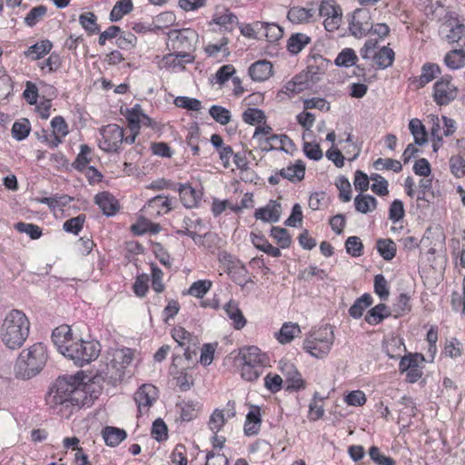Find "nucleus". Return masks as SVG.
<instances>
[{
  "label": "nucleus",
  "mask_w": 465,
  "mask_h": 465,
  "mask_svg": "<svg viewBox=\"0 0 465 465\" xmlns=\"http://www.w3.org/2000/svg\"><path fill=\"white\" fill-rule=\"evenodd\" d=\"M82 371L75 375L59 377L50 388L45 401L54 412L62 414L72 411L73 408H81L88 401L87 383Z\"/></svg>",
  "instance_id": "f257e3e1"
},
{
  "label": "nucleus",
  "mask_w": 465,
  "mask_h": 465,
  "mask_svg": "<svg viewBox=\"0 0 465 465\" xmlns=\"http://www.w3.org/2000/svg\"><path fill=\"white\" fill-rule=\"evenodd\" d=\"M30 331V322L20 310L13 309L5 317L0 326V339L11 350L21 348Z\"/></svg>",
  "instance_id": "f03ea898"
},
{
  "label": "nucleus",
  "mask_w": 465,
  "mask_h": 465,
  "mask_svg": "<svg viewBox=\"0 0 465 465\" xmlns=\"http://www.w3.org/2000/svg\"><path fill=\"white\" fill-rule=\"evenodd\" d=\"M47 361V349L42 342H36L23 350L15 364L14 373L20 380H30L36 376Z\"/></svg>",
  "instance_id": "7ed1b4c3"
},
{
  "label": "nucleus",
  "mask_w": 465,
  "mask_h": 465,
  "mask_svg": "<svg viewBox=\"0 0 465 465\" xmlns=\"http://www.w3.org/2000/svg\"><path fill=\"white\" fill-rule=\"evenodd\" d=\"M105 359V366L100 371L101 376L104 381L115 385L124 379L125 369L134 359V352L129 348L110 349Z\"/></svg>",
  "instance_id": "20e7f679"
},
{
  "label": "nucleus",
  "mask_w": 465,
  "mask_h": 465,
  "mask_svg": "<svg viewBox=\"0 0 465 465\" xmlns=\"http://www.w3.org/2000/svg\"><path fill=\"white\" fill-rule=\"evenodd\" d=\"M334 334L330 325H324L313 331L304 340L303 349L315 358H323L331 351Z\"/></svg>",
  "instance_id": "39448f33"
},
{
  "label": "nucleus",
  "mask_w": 465,
  "mask_h": 465,
  "mask_svg": "<svg viewBox=\"0 0 465 465\" xmlns=\"http://www.w3.org/2000/svg\"><path fill=\"white\" fill-rule=\"evenodd\" d=\"M100 351L101 344L98 341L79 340L70 343V347H66L65 357L82 367L97 359Z\"/></svg>",
  "instance_id": "423d86ee"
},
{
  "label": "nucleus",
  "mask_w": 465,
  "mask_h": 465,
  "mask_svg": "<svg viewBox=\"0 0 465 465\" xmlns=\"http://www.w3.org/2000/svg\"><path fill=\"white\" fill-rule=\"evenodd\" d=\"M440 35L450 45L465 49V25L452 15H447L439 29Z\"/></svg>",
  "instance_id": "0eeeda50"
},
{
  "label": "nucleus",
  "mask_w": 465,
  "mask_h": 465,
  "mask_svg": "<svg viewBox=\"0 0 465 465\" xmlns=\"http://www.w3.org/2000/svg\"><path fill=\"white\" fill-rule=\"evenodd\" d=\"M167 45L175 51H193L198 42V33L191 28L173 29L166 33Z\"/></svg>",
  "instance_id": "6e6552de"
},
{
  "label": "nucleus",
  "mask_w": 465,
  "mask_h": 465,
  "mask_svg": "<svg viewBox=\"0 0 465 465\" xmlns=\"http://www.w3.org/2000/svg\"><path fill=\"white\" fill-rule=\"evenodd\" d=\"M458 96V88L452 83L450 75H444L435 82L433 84L432 97L434 102L444 106L450 104Z\"/></svg>",
  "instance_id": "1a4fd4ad"
},
{
  "label": "nucleus",
  "mask_w": 465,
  "mask_h": 465,
  "mask_svg": "<svg viewBox=\"0 0 465 465\" xmlns=\"http://www.w3.org/2000/svg\"><path fill=\"white\" fill-rule=\"evenodd\" d=\"M102 136L99 147L106 153H116L124 143V129L115 124L103 126L100 129Z\"/></svg>",
  "instance_id": "9d476101"
},
{
  "label": "nucleus",
  "mask_w": 465,
  "mask_h": 465,
  "mask_svg": "<svg viewBox=\"0 0 465 465\" xmlns=\"http://www.w3.org/2000/svg\"><path fill=\"white\" fill-rule=\"evenodd\" d=\"M372 21L371 11L367 8H358L352 15L349 22V30L356 38H362L371 32Z\"/></svg>",
  "instance_id": "9b49d317"
},
{
  "label": "nucleus",
  "mask_w": 465,
  "mask_h": 465,
  "mask_svg": "<svg viewBox=\"0 0 465 465\" xmlns=\"http://www.w3.org/2000/svg\"><path fill=\"white\" fill-rule=\"evenodd\" d=\"M281 371L282 372L287 383L285 388L287 391H298L305 388V381L302 378V374L292 363H282Z\"/></svg>",
  "instance_id": "f8f14e48"
},
{
  "label": "nucleus",
  "mask_w": 465,
  "mask_h": 465,
  "mask_svg": "<svg viewBox=\"0 0 465 465\" xmlns=\"http://www.w3.org/2000/svg\"><path fill=\"white\" fill-rule=\"evenodd\" d=\"M157 398V389L152 384L142 385L134 395V400L140 413L147 411Z\"/></svg>",
  "instance_id": "ddd939ff"
},
{
  "label": "nucleus",
  "mask_w": 465,
  "mask_h": 465,
  "mask_svg": "<svg viewBox=\"0 0 465 465\" xmlns=\"http://www.w3.org/2000/svg\"><path fill=\"white\" fill-rule=\"evenodd\" d=\"M173 209L172 200L168 196L157 195L151 198L142 209L146 214L159 216L167 213Z\"/></svg>",
  "instance_id": "4468645a"
},
{
  "label": "nucleus",
  "mask_w": 465,
  "mask_h": 465,
  "mask_svg": "<svg viewBox=\"0 0 465 465\" xmlns=\"http://www.w3.org/2000/svg\"><path fill=\"white\" fill-rule=\"evenodd\" d=\"M287 18L291 23L296 25L310 24L317 19V8L314 6H292L288 11Z\"/></svg>",
  "instance_id": "2eb2a0df"
},
{
  "label": "nucleus",
  "mask_w": 465,
  "mask_h": 465,
  "mask_svg": "<svg viewBox=\"0 0 465 465\" xmlns=\"http://www.w3.org/2000/svg\"><path fill=\"white\" fill-rule=\"evenodd\" d=\"M399 370L401 372H406L407 381L416 382L422 375V371L418 365V354H409L402 357L400 361Z\"/></svg>",
  "instance_id": "dca6fc26"
},
{
  "label": "nucleus",
  "mask_w": 465,
  "mask_h": 465,
  "mask_svg": "<svg viewBox=\"0 0 465 465\" xmlns=\"http://www.w3.org/2000/svg\"><path fill=\"white\" fill-rule=\"evenodd\" d=\"M52 341L58 351L65 356L66 347H70V343L74 342L70 326L64 324L56 327L52 332Z\"/></svg>",
  "instance_id": "f3484780"
},
{
  "label": "nucleus",
  "mask_w": 465,
  "mask_h": 465,
  "mask_svg": "<svg viewBox=\"0 0 465 465\" xmlns=\"http://www.w3.org/2000/svg\"><path fill=\"white\" fill-rule=\"evenodd\" d=\"M179 193L180 200L185 208L196 207L201 198V193L196 192L190 183H177L176 190Z\"/></svg>",
  "instance_id": "a211bd4d"
},
{
  "label": "nucleus",
  "mask_w": 465,
  "mask_h": 465,
  "mask_svg": "<svg viewBox=\"0 0 465 465\" xmlns=\"http://www.w3.org/2000/svg\"><path fill=\"white\" fill-rule=\"evenodd\" d=\"M94 203L99 206L103 213L108 217L114 215L119 209L117 200L108 192L96 194Z\"/></svg>",
  "instance_id": "6ab92c4d"
},
{
  "label": "nucleus",
  "mask_w": 465,
  "mask_h": 465,
  "mask_svg": "<svg viewBox=\"0 0 465 465\" xmlns=\"http://www.w3.org/2000/svg\"><path fill=\"white\" fill-rule=\"evenodd\" d=\"M254 217L262 222L277 223L281 217V204L271 200L266 206L255 211Z\"/></svg>",
  "instance_id": "aec40b11"
},
{
  "label": "nucleus",
  "mask_w": 465,
  "mask_h": 465,
  "mask_svg": "<svg viewBox=\"0 0 465 465\" xmlns=\"http://www.w3.org/2000/svg\"><path fill=\"white\" fill-rule=\"evenodd\" d=\"M262 418L261 409L258 406H252L246 415L243 430L246 436L257 435L261 430Z\"/></svg>",
  "instance_id": "412c9836"
},
{
  "label": "nucleus",
  "mask_w": 465,
  "mask_h": 465,
  "mask_svg": "<svg viewBox=\"0 0 465 465\" xmlns=\"http://www.w3.org/2000/svg\"><path fill=\"white\" fill-rule=\"evenodd\" d=\"M272 73V64L267 60H259L249 67V75L253 81L263 82Z\"/></svg>",
  "instance_id": "4be33fe9"
},
{
  "label": "nucleus",
  "mask_w": 465,
  "mask_h": 465,
  "mask_svg": "<svg viewBox=\"0 0 465 465\" xmlns=\"http://www.w3.org/2000/svg\"><path fill=\"white\" fill-rule=\"evenodd\" d=\"M242 363L259 365L264 367L267 361L266 354L262 353L256 346L243 348L240 351Z\"/></svg>",
  "instance_id": "5701e85b"
},
{
  "label": "nucleus",
  "mask_w": 465,
  "mask_h": 465,
  "mask_svg": "<svg viewBox=\"0 0 465 465\" xmlns=\"http://www.w3.org/2000/svg\"><path fill=\"white\" fill-rule=\"evenodd\" d=\"M256 27L261 28L260 37L264 36L270 43L276 42L281 39L283 35L282 27L275 23L257 21Z\"/></svg>",
  "instance_id": "b1692460"
},
{
  "label": "nucleus",
  "mask_w": 465,
  "mask_h": 465,
  "mask_svg": "<svg viewBox=\"0 0 465 465\" xmlns=\"http://www.w3.org/2000/svg\"><path fill=\"white\" fill-rule=\"evenodd\" d=\"M103 439L107 446L115 447L124 441L127 433L124 429L106 426L102 430Z\"/></svg>",
  "instance_id": "393cba45"
},
{
  "label": "nucleus",
  "mask_w": 465,
  "mask_h": 465,
  "mask_svg": "<svg viewBox=\"0 0 465 465\" xmlns=\"http://www.w3.org/2000/svg\"><path fill=\"white\" fill-rule=\"evenodd\" d=\"M280 175L292 183L301 182L304 179L305 164L302 160H298L294 164L282 168Z\"/></svg>",
  "instance_id": "a878e982"
},
{
  "label": "nucleus",
  "mask_w": 465,
  "mask_h": 465,
  "mask_svg": "<svg viewBox=\"0 0 465 465\" xmlns=\"http://www.w3.org/2000/svg\"><path fill=\"white\" fill-rule=\"evenodd\" d=\"M172 336L178 346L183 349L190 345L195 347L198 344V338L181 326L174 327L172 330Z\"/></svg>",
  "instance_id": "bb28decb"
},
{
  "label": "nucleus",
  "mask_w": 465,
  "mask_h": 465,
  "mask_svg": "<svg viewBox=\"0 0 465 465\" xmlns=\"http://www.w3.org/2000/svg\"><path fill=\"white\" fill-rule=\"evenodd\" d=\"M226 315L233 322V327L236 330H241L246 325V319L244 318L238 303L232 300L229 301L223 307Z\"/></svg>",
  "instance_id": "cd10ccee"
},
{
  "label": "nucleus",
  "mask_w": 465,
  "mask_h": 465,
  "mask_svg": "<svg viewBox=\"0 0 465 465\" xmlns=\"http://www.w3.org/2000/svg\"><path fill=\"white\" fill-rule=\"evenodd\" d=\"M445 65L451 70H458L465 66V49L455 48L449 51L444 56Z\"/></svg>",
  "instance_id": "c85d7f7f"
},
{
  "label": "nucleus",
  "mask_w": 465,
  "mask_h": 465,
  "mask_svg": "<svg viewBox=\"0 0 465 465\" xmlns=\"http://www.w3.org/2000/svg\"><path fill=\"white\" fill-rule=\"evenodd\" d=\"M391 315V312L385 303H379L371 308L365 315V322L370 325H378Z\"/></svg>",
  "instance_id": "c756f323"
},
{
  "label": "nucleus",
  "mask_w": 465,
  "mask_h": 465,
  "mask_svg": "<svg viewBox=\"0 0 465 465\" xmlns=\"http://www.w3.org/2000/svg\"><path fill=\"white\" fill-rule=\"evenodd\" d=\"M312 42V38L303 33L292 34L287 41V50L292 54H299L306 45Z\"/></svg>",
  "instance_id": "7c9ffc66"
},
{
  "label": "nucleus",
  "mask_w": 465,
  "mask_h": 465,
  "mask_svg": "<svg viewBox=\"0 0 465 465\" xmlns=\"http://www.w3.org/2000/svg\"><path fill=\"white\" fill-rule=\"evenodd\" d=\"M373 302L372 296L370 293H364L357 298L353 304L349 309V314L354 319H360L364 311L369 308Z\"/></svg>",
  "instance_id": "2f4dec72"
},
{
  "label": "nucleus",
  "mask_w": 465,
  "mask_h": 465,
  "mask_svg": "<svg viewBox=\"0 0 465 465\" xmlns=\"http://www.w3.org/2000/svg\"><path fill=\"white\" fill-rule=\"evenodd\" d=\"M52 46L53 45L49 40H42L31 45L26 51H25L24 54L25 57L32 60H38L45 54H48L52 49Z\"/></svg>",
  "instance_id": "473e14b6"
},
{
  "label": "nucleus",
  "mask_w": 465,
  "mask_h": 465,
  "mask_svg": "<svg viewBox=\"0 0 465 465\" xmlns=\"http://www.w3.org/2000/svg\"><path fill=\"white\" fill-rule=\"evenodd\" d=\"M394 56L395 54L391 48L383 46L373 54L372 58L379 68L385 69L393 64Z\"/></svg>",
  "instance_id": "72a5a7b5"
},
{
  "label": "nucleus",
  "mask_w": 465,
  "mask_h": 465,
  "mask_svg": "<svg viewBox=\"0 0 465 465\" xmlns=\"http://www.w3.org/2000/svg\"><path fill=\"white\" fill-rule=\"evenodd\" d=\"M377 203L376 198L369 194L360 193L354 198L355 209L361 213H368L375 210Z\"/></svg>",
  "instance_id": "f704fd0d"
},
{
  "label": "nucleus",
  "mask_w": 465,
  "mask_h": 465,
  "mask_svg": "<svg viewBox=\"0 0 465 465\" xmlns=\"http://www.w3.org/2000/svg\"><path fill=\"white\" fill-rule=\"evenodd\" d=\"M300 332L301 329L297 323L285 322L277 334V340L280 343L286 344L291 342Z\"/></svg>",
  "instance_id": "c9c22d12"
},
{
  "label": "nucleus",
  "mask_w": 465,
  "mask_h": 465,
  "mask_svg": "<svg viewBox=\"0 0 465 465\" xmlns=\"http://www.w3.org/2000/svg\"><path fill=\"white\" fill-rule=\"evenodd\" d=\"M440 74V68L438 64L426 63L421 67V74L419 76V87H423L431 82L438 74Z\"/></svg>",
  "instance_id": "e433bc0d"
},
{
  "label": "nucleus",
  "mask_w": 465,
  "mask_h": 465,
  "mask_svg": "<svg viewBox=\"0 0 465 465\" xmlns=\"http://www.w3.org/2000/svg\"><path fill=\"white\" fill-rule=\"evenodd\" d=\"M134 9L132 0H119L115 3L114 6L110 13V20L117 22L123 18L124 15L131 13Z\"/></svg>",
  "instance_id": "4c0bfd02"
},
{
  "label": "nucleus",
  "mask_w": 465,
  "mask_h": 465,
  "mask_svg": "<svg viewBox=\"0 0 465 465\" xmlns=\"http://www.w3.org/2000/svg\"><path fill=\"white\" fill-rule=\"evenodd\" d=\"M376 248L385 261H391L396 255V244L391 239H379L376 242Z\"/></svg>",
  "instance_id": "58836bf2"
},
{
  "label": "nucleus",
  "mask_w": 465,
  "mask_h": 465,
  "mask_svg": "<svg viewBox=\"0 0 465 465\" xmlns=\"http://www.w3.org/2000/svg\"><path fill=\"white\" fill-rule=\"evenodd\" d=\"M358 56L351 48L342 49L334 60V64L338 67H351L356 65Z\"/></svg>",
  "instance_id": "ea45409f"
},
{
  "label": "nucleus",
  "mask_w": 465,
  "mask_h": 465,
  "mask_svg": "<svg viewBox=\"0 0 465 465\" xmlns=\"http://www.w3.org/2000/svg\"><path fill=\"white\" fill-rule=\"evenodd\" d=\"M409 129L413 135L415 144L422 145L427 142V132L420 120L411 119L409 123Z\"/></svg>",
  "instance_id": "a19ab883"
},
{
  "label": "nucleus",
  "mask_w": 465,
  "mask_h": 465,
  "mask_svg": "<svg viewBox=\"0 0 465 465\" xmlns=\"http://www.w3.org/2000/svg\"><path fill=\"white\" fill-rule=\"evenodd\" d=\"M79 23L88 35H95L100 32L97 17L93 12L83 13L79 16Z\"/></svg>",
  "instance_id": "79ce46f5"
},
{
  "label": "nucleus",
  "mask_w": 465,
  "mask_h": 465,
  "mask_svg": "<svg viewBox=\"0 0 465 465\" xmlns=\"http://www.w3.org/2000/svg\"><path fill=\"white\" fill-rule=\"evenodd\" d=\"M31 124L28 119L22 118L15 121L12 126V135L17 141L25 140L30 134Z\"/></svg>",
  "instance_id": "37998d69"
},
{
  "label": "nucleus",
  "mask_w": 465,
  "mask_h": 465,
  "mask_svg": "<svg viewBox=\"0 0 465 465\" xmlns=\"http://www.w3.org/2000/svg\"><path fill=\"white\" fill-rule=\"evenodd\" d=\"M14 227L18 232L27 234L32 240H37L43 234L42 228L34 223L18 222Z\"/></svg>",
  "instance_id": "c03bdc74"
},
{
  "label": "nucleus",
  "mask_w": 465,
  "mask_h": 465,
  "mask_svg": "<svg viewBox=\"0 0 465 465\" xmlns=\"http://www.w3.org/2000/svg\"><path fill=\"white\" fill-rule=\"evenodd\" d=\"M271 236L282 249L289 248L292 243V237L289 232L284 228L272 226L271 229Z\"/></svg>",
  "instance_id": "a18cd8bd"
},
{
  "label": "nucleus",
  "mask_w": 465,
  "mask_h": 465,
  "mask_svg": "<svg viewBox=\"0 0 465 465\" xmlns=\"http://www.w3.org/2000/svg\"><path fill=\"white\" fill-rule=\"evenodd\" d=\"M46 12L47 7L45 5H41L33 7L25 17V24L29 27L35 26L37 23L44 19Z\"/></svg>",
  "instance_id": "49530a36"
},
{
  "label": "nucleus",
  "mask_w": 465,
  "mask_h": 465,
  "mask_svg": "<svg viewBox=\"0 0 465 465\" xmlns=\"http://www.w3.org/2000/svg\"><path fill=\"white\" fill-rule=\"evenodd\" d=\"M209 114L222 125L229 124L232 118L231 112L221 105H212L209 109Z\"/></svg>",
  "instance_id": "de8ad7c7"
},
{
  "label": "nucleus",
  "mask_w": 465,
  "mask_h": 465,
  "mask_svg": "<svg viewBox=\"0 0 465 465\" xmlns=\"http://www.w3.org/2000/svg\"><path fill=\"white\" fill-rule=\"evenodd\" d=\"M450 170L456 178L465 177V159L460 155H452L449 160Z\"/></svg>",
  "instance_id": "09e8293b"
},
{
  "label": "nucleus",
  "mask_w": 465,
  "mask_h": 465,
  "mask_svg": "<svg viewBox=\"0 0 465 465\" xmlns=\"http://www.w3.org/2000/svg\"><path fill=\"white\" fill-rule=\"evenodd\" d=\"M85 218V214L83 213L77 215L76 217L70 218L64 223L63 229L66 232L77 235L83 229Z\"/></svg>",
  "instance_id": "8fccbe9b"
},
{
  "label": "nucleus",
  "mask_w": 465,
  "mask_h": 465,
  "mask_svg": "<svg viewBox=\"0 0 465 465\" xmlns=\"http://www.w3.org/2000/svg\"><path fill=\"white\" fill-rule=\"evenodd\" d=\"M262 371L263 367L242 363L241 368V376L247 381H254L262 375Z\"/></svg>",
  "instance_id": "3c124183"
},
{
  "label": "nucleus",
  "mask_w": 465,
  "mask_h": 465,
  "mask_svg": "<svg viewBox=\"0 0 465 465\" xmlns=\"http://www.w3.org/2000/svg\"><path fill=\"white\" fill-rule=\"evenodd\" d=\"M326 59H324L322 55L320 54H310L309 56H308V73L312 74V77L314 75V74H322L323 71V67L326 64Z\"/></svg>",
  "instance_id": "603ef678"
},
{
  "label": "nucleus",
  "mask_w": 465,
  "mask_h": 465,
  "mask_svg": "<svg viewBox=\"0 0 465 465\" xmlns=\"http://www.w3.org/2000/svg\"><path fill=\"white\" fill-rule=\"evenodd\" d=\"M374 292L381 300L386 301L390 295L388 282L382 274H377L374 277Z\"/></svg>",
  "instance_id": "864d4df0"
},
{
  "label": "nucleus",
  "mask_w": 465,
  "mask_h": 465,
  "mask_svg": "<svg viewBox=\"0 0 465 465\" xmlns=\"http://www.w3.org/2000/svg\"><path fill=\"white\" fill-rule=\"evenodd\" d=\"M340 193L339 198L343 203H348L351 199V186L349 180L345 176H340L335 183Z\"/></svg>",
  "instance_id": "5fc2aeb1"
},
{
  "label": "nucleus",
  "mask_w": 465,
  "mask_h": 465,
  "mask_svg": "<svg viewBox=\"0 0 465 465\" xmlns=\"http://www.w3.org/2000/svg\"><path fill=\"white\" fill-rule=\"evenodd\" d=\"M143 113L141 106L138 104L127 111L126 119L128 121L130 130H134L135 132L140 130Z\"/></svg>",
  "instance_id": "6e6d98bb"
},
{
  "label": "nucleus",
  "mask_w": 465,
  "mask_h": 465,
  "mask_svg": "<svg viewBox=\"0 0 465 465\" xmlns=\"http://www.w3.org/2000/svg\"><path fill=\"white\" fill-rule=\"evenodd\" d=\"M174 104L177 107L187 109L190 111H200L202 108L201 101L196 98H191L188 96H177L174 99Z\"/></svg>",
  "instance_id": "4d7b16f0"
},
{
  "label": "nucleus",
  "mask_w": 465,
  "mask_h": 465,
  "mask_svg": "<svg viewBox=\"0 0 465 465\" xmlns=\"http://www.w3.org/2000/svg\"><path fill=\"white\" fill-rule=\"evenodd\" d=\"M346 252L352 257L362 255L363 244L358 236H350L345 242Z\"/></svg>",
  "instance_id": "13d9d810"
},
{
  "label": "nucleus",
  "mask_w": 465,
  "mask_h": 465,
  "mask_svg": "<svg viewBox=\"0 0 465 465\" xmlns=\"http://www.w3.org/2000/svg\"><path fill=\"white\" fill-rule=\"evenodd\" d=\"M242 120L246 124H261L265 120V114L262 110L258 108H248L242 114Z\"/></svg>",
  "instance_id": "bf43d9fd"
},
{
  "label": "nucleus",
  "mask_w": 465,
  "mask_h": 465,
  "mask_svg": "<svg viewBox=\"0 0 465 465\" xmlns=\"http://www.w3.org/2000/svg\"><path fill=\"white\" fill-rule=\"evenodd\" d=\"M212 287V282L199 280L194 282L188 290V293L196 298H202Z\"/></svg>",
  "instance_id": "052dcab7"
},
{
  "label": "nucleus",
  "mask_w": 465,
  "mask_h": 465,
  "mask_svg": "<svg viewBox=\"0 0 465 465\" xmlns=\"http://www.w3.org/2000/svg\"><path fill=\"white\" fill-rule=\"evenodd\" d=\"M90 153L91 148L87 144H82L80 146V153L77 154L74 162L73 163L74 168L79 171L84 170L90 163V159L88 158Z\"/></svg>",
  "instance_id": "680f3d73"
},
{
  "label": "nucleus",
  "mask_w": 465,
  "mask_h": 465,
  "mask_svg": "<svg viewBox=\"0 0 465 465\" xmlns=\"http://www.w3.org/2000/svg\"><path fill=\"white\" fill-rule=\"evenodd\" d=\"M373 166L377 170L381 169H386V170H392L395 173H399L402 169V165L400 161L391 159V158H378L374 163Z\"/></svg>",
  "instance_id": "e2e57ef3"
},
{
  "label": "nucleus",
  "mask_w": 465,
  "mask_h": 465,
  "mask_svg": "<svg viewBox=\"0 0 465 465\" xmlns=\"http://www.w3.org/2000/svg\"><path fill=\"white\" fill-rule=\"evenodd\" d=\"M160 67L167 68V69H169V68L184 69V65H183V62L179 58V54H178L177 51L174 53H170V54L163 55V57L162 58L161 64H160Z\"/></svg>",
  "instance_id": "0e129e2a"
},
{
  "label": "nucleus",
  "mask_w": 465,
  "mask_h": 465,
  "mask_svg": "<svg viewBox=\"0 0 465 465\" xmlns=\"http://www.w3.org/2000/svg\"><path fill=\"white\" fill-rule=\"evenodd\" d=\"M410 296L406 293H401L397 299L396 303L393 305L395 317L401 316L411 312V306L410 304Z\"/></svg>",
  "instance_id": "69168bd1"
},
{
  "label": "nucleus",
  "mask_w": 465,
  "mask_h": 465,
  "mask_svg": "<svg viewBox=\"0 0 465 465\" xmlns=\"http://www.w3.org/2000/svg\"><path fill=\"white\" fill-rule=\"evenodd\" d=\"M137 42L136 36L132 33H120L117 36L115 44L121 49L129 50L135 46Z\"/></svg>",
  "instance_id": "338daca9"
},
{
  "label": "nucleus",
  "mask_w": 465,
  "mask_h": 465,
  "mask_svg": "<svg viewBox=\"0 0 465 465\" xmlns=\"http://www.w3.org/2000/svg\"><path fill=\"white\" fill-rule=\"evenodd\" d=\"M369 455L371 459L377 464V465H395V460L388 456L383 455L380 449L376 446H372L369 450Z\"/></svg>",
  "instance_id": "774afa93"
}]
</instances>
